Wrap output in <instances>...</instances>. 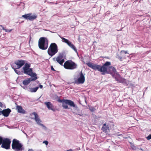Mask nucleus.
<instances>
[{
    "label": "nucleus",
    "mask_w": 151,
    "mask_h": 151,
    "mask_svg": "<svg viewBox=\"0 0 151 151\" xmlns=\"http://www.w3.org/2000/svg\"><path fill=\"white\" fill-rule=\"evenodd\" d=\"M38 87H35L34 88H29V89H28V91L31 93L36 92L38 90Z\"/></svg>",
    "instance_id": "6ab92c4d"
},
{
    "label": "nucleus",
    "mask_w": 151,
    "mask_h": 151,
    "mask_svg": "<svg viewBox=\"0 0 151 151\" xmlns=\"http://www.w3.org/2000/svg\"><path fill=\"white\" fill-rule=\"evenodd\" d=\"M109 126L107 123H104L103 124L101 130L104 132H106L107 130H109Z\"/></svg>",
    "instance_id": "a211bd4d"
},
{
    "label": "nucleus",
    "mask_w": 151,
    "mask_h": 151,
    "mask_svg": "<svg viewBox=\"0 0 151 151\" xmlns=\"http://www.w3.org/2000/svg\"><path fill=\"white\" fill-rule=\"evenodd\" d=\"M30 67V63H26L22 68V74L24 73L31 77H37L36 73L33 72V68Z\"/></svg>",
    "instance_id": "7ed1b4c3"
},
{
    "label": "nucleus",
    "mask_w": 151,
    "mask_h": 151,
    "mask_svg": "<svg viewBox=\"0 0 151 151\" xmlns=\"http://www.w3.org/2000/svg\"><path fill=\"white\" fill-rule=\"evenodd\" d=\"M38 78V77H31L29 78H27L23 81V84L24 86H27L31 82L35 81Z\"/></svg>",
    "instance_id": "9b49d317"
},
{
    "label": "nucleus",
    "mask_w": 151,
    "mask_h": 151,
    "mask_svg": "<svg viewBox=\"0 0 151 151\" xmlns=\"http://www.w3.org/2000/svg\"><path fill=\"white\" fill-rule=\"evenodd\" d=\"M21 5H19V4L18 5V6H20Z\"/></svg>",
    "instance_id": "5fc2aeb1"
},
{
    "label": "nucleus",
    "mask_w": 151,
    "mask_h": 151,
    "mask_svg": "<svg viewBox=\"0 0 151 151\" xmlns=\"http://www.w3.org/2000/svg\"><path fill=\"white\" fill-rule=\"evenodd\" d=\"M19 5H21V6H24L25 5V4L24 3L21 2L19 3Z\"/></svg>",
    "instance_id": "4c0bfd02"
},
{
    "label": "nucleus",
    "mask_w": 151,
    "mask_h": 151,
    "mask_svg": "<svg viewBox=\"0 0 151 151\" xmlns=\"http://www.w3.org/2000/svg\"><path fill=\"white\" fill-rule=\"evenodd\" d=\"M16 109L17 110V111L18 113L24 114H26L27 113L26 111L24 110L21 106L17 105Z\"/></svg>",
    "instance_id": "f3484780"
},
{
    "label": "nucleus",
    "mask_w": 151,
    "mask_h": 151,
    "mask_svg": "<svg viewBox=\"0 0 151 151\" xmlns=\"http://www.w3.org/2000/svg\"><path fill=\"white\" fill-rule=\"evenodd\" d=\"M11 65L13 69L14 70L15 69H19V68H17V65L16 64V62L15 61L14 63H12L11 64Z\"/></svg>",
    "instance_id": "412c9836"
},
{
    "label": "nucleus",
    "mask_w": 151,
    "mask_h": 151,
    "mask_svg": "<svg viewBox=\"0 0 151 151\" xmlns=\"http://www.w3.org/2000/svg\"><path fill=\"white\" fill-rule=\"evenodd\" d=\"M79 104H81V103H80V102H79Z\"/></svg>",
    "instance_id": "13d9d810"
},
{
    "label": "nucleus",
    "mask_w": 151,
    "mask_h": 151,
    "mask_svg": "<svg viewBox=\"0 0 151 151\" xmlns=\"http://www.w3.org/2000/svg\"><path fill=\"white\" fill-rule=\"evenodd\" d=\"M75 114H78V115L80 116H83V114H77V113H74Z\"/></svg>",
    "instance_id": "a19ab883"
},
{
    "label": "nucleus",
    "mask_w": 151,
    "mask_h": 151,
    "mask_svg": "<svg viewBox=\"0 0 151 151\" xmlns=\"http://www.w3.org/2000/svg\"><path fill=\"white\" fill-rule=\"evenodd\" d=\"M36 82H37V84H38V83H40L39 81H36Z\"/></svg>",
    "instance_id": "09e8293b"
},
{
    "label": "nucleus",
    "mask_w": 151,
    "mask_h": 151,
    "mask_svg": "<svg viewBox=\"0 0 151 151\" xmlns=\"http://www.w3.org/2000/svg\"><path fill=\"white\" fill-rule=\"evenodd\" d=\"M12 30V29H5V31L7 32H10Z\"/></svg>",
    "instance_id": "f704fd0d"
},
{
    "label": "nucleus",
    "mask_w": 151,
    "mask_h": 151,
    "mask_svg": "<svg viewBox=\"0 0 151 151\" xmlns=\"http://www.w3.org/2000/svg\"><path fill=\"white\" fill-rule=\"evenodd\" d=\"M48 2V1H47V0H45V3H46V2Z\"/></svg>",
    "instance_id": "3c124183"
},
{
    "label": "nucleus",
    "mask_w": 151,
    "mask_h": 151,
    "mask_svg": "<svg viewBox=\"0 0 151 151\" xmlns=\"http://www.w3.org/2000/svg\"><path fill=\"white\" fill-rule=\"evenodd\" d=\"M147 89V87H146L145 88V89L144 91H143V95H144V94H145V91Z\"/></svg>",
    "instance_id": "79ce46f5"
},
{
    "label": "nucleus",
    "mask_w": 151,
    "mask_h": 151,
    "mask_svg": "<svg viewBox=\"0 0 151 151\" xmlns=\"http://www.w3.org/2000/svg\"><path fill=\"white\" fill-rule=\"evenodd\" d=\"M2 112V109L0 108V115H1Z\"/></svg>",
    "instance_id": "37998d69"
},
{
    "label": "nucleus",
    "mask_w": 151,
    "mask_h": 151,
    "mask_svg": "<svg viewBox=\"0 0 151 151\" xmlns=\"http://www.w3.org/2000/svg\"><path fill=\"white\" fill-rule=\"evenodd\" d=\"M30 15H31V13L26 14L23 15L22 17L26 19L29 20Z\"/></svg>",
    "instance_id": "4be33fe9"
},
{
    "label": "nucleus",
    "mask_w": 151,
    "mask_h": 151,
    "mask_svg": "<svg viewBox=\"0 0 151 151\" xmlns=\"http://www.w3.org/2000/svg\"><path fill=\"white\" fill-rule=\"evenodd\" d=\"M85 74H83L82 71L79 73V75H78L77 78H74L75 81L73 82L74 84L77 85L83 84L85 81Z\"/></svg>",
    "instance_id": "6e6552de"
},
{
    "label": "nucleus",
    "mask_w": 151,
    "mask_h": 151,
    "mask_svg": "<svg viewBox=\"0 0 151 151\" xmlns=\"http://www.w3.org/2000/svg\"><path fill=\"white\" fill-rule=\"evenodd\" d=\"M121 53H124L125 54L128 53V51H125L124 50H121Z\"/></svg>",
    "instance_id": "2f4dec72"
},
{
    "label": "nucleus",
    "mask_w": 151,
    "mask_h": 151,
    "mask_svg": "<svg viewBox=\"0 0 151 151\" xmlns=\"http://www.w3.org/2000/svg\"><path fill=\"white\" fill-rule=\"evenodd\" d=\"M3 105L2 103L0 101V107H3Z\"/></svg>",
    "instance_id": "58836bf2"
},
{
    "label": "nucleus",
    "mask_w": 151,
    "mask_h": 151,
    "mask_svg": "<svg viewBox=\"0 0 151 151\" xmlns=\"http://www.w3.org/2000/svg\"><path fill=\"white\" fill-rule=\"evenodd\" d=\"M27 151H33V150L32 149H29V150Z\"/></svg>",
    "instance_id": "c03bdc74"
},
{
    "label": "nucleus",
    "mask_w": 151,
    "mask_h": 151,
    "mask_svg": "<svg viewBox=\"0 0 151 151\" xmlns=\"http://www.w3.org/2000/svg\"><path fill=\"white\" fill-rule=\"evenodd\" d=\"M58 51L57 45L55 43L51 44L47 50V53L51 57L55 55Z\"/></svg>",
    "instance_id": "423d86ee"
},
{
    "label": "nucleus",
    "mask_w": 151,
    "mask_h": 151,
    "mask_svg": "<svg viewBox=\"0 0 151 151\" xmlns=\"http://www.w3.org/2000/svg\"><path fill=\"white\" fill-rule=\"evenodd\" d=\"M118 58L120 60H121L122 59V57L121 56L118 55Z\"/></svg>",
    "instance_id": "ea45409f"
},
{
    "label": "nucleus",
    "mask_w": 151,
    "mask_h": 151,
    "mask_svg": "<svg viewBox=\"0 0 151 151\" xmlns=\"http://www.w3.org/2000/svg\"><path fill=\"white\" fill-rule=\"evenodd\" d=\"M43 143L45 144L46 145H47L49 143L48 142L47 140H44L43 142Z\"/></svg>",
    "instance_id": "473e14b6"
},
{
    "label": "nucleus",
    "mask_w": 151,
    "mask_h": 151,
    "mask_svg": "<svg viewBox=\"0 0 151 151\" xmlns=\"http://www.w3.org/2000/svg\"><path fill=\"white\" fill-rule=\"evenodd\" d=\"M115 79L116 81L120 83H127L126 80L125 78H122L118 73H116V75Z\"/></svg>",
    "instance_id": "f8f14e48"
},
{
    "label": "nucleus",
    "mask_w": 151,
    "mask_h": 151,
    "mask_svg": "<svg viewBox=\"0 0 151 151\" xmlns=\"http://www.w3.org/2000/svg\"><path fill=\"white\" fill-rule=\"evenodd\" d=\"M55 99H57V101L59 102L62 103V106L64 109H69L70 108L68 107V105L70 107H73L74 109L77 111H78L79 110L76 104L70 100L67 99H61L58 96H56Z\"/></svg>",
    "instance_id": "f03ea898"
},
{
    "label": "nucleus",
    "mask_w": 151,
    "mask_h": 151,
    "mask_svg": "<svg viewBox=\"0 0 151 151\" xmlns=\"http://www.w3.org/2000/svg\"><path fill=\"white\" fill-rule=\"evenodd\" d=\"M56 62L60 65H63V64L65 62V60L63 58L60 59L59 60H58Z\"/></svg>",
    "instance_id": "5701e85b"
},
{
    "label": "nucleus",
    "mask_w": 151,
    "mask_h": 151,
    "mask_svg": "<svg viewBox=\"0 0 151 151\" xmlns=\"http://www.w3.org/2000/svg\"><path fill=\"white\" fill-rule=\"evenodd\" d=\"M17 69H15L14 70V72L16 73V74L18 75H22V70L19 71L17 70Z\"/></svg>",
    "instance_id": "a878e982"
},
{
    "label": "nucleus",
    "mask_w": 151,
    "mask_h": 151,
    "mask_svg": "<svg viewBox=\"0 0 151 151\" xmlns=\"http://www.w3.org/2000/svg\"><path fill=\"white\" fill-rule=\"evenodd\" d=\"M65 57L66 55L65 54V52L63 51L60 53L58 55L56 58L55 57L54 58H52V60L54 61H57L58 60H59L62 58H64Z\"/></svg>",
    "instance_id": "4468645a"
},
{
    "label": "nucleus",
    "mask_w": 151,
    "mask_h": 151,
    "mask_svg": "<svg viewBox=\"0 0 151 151\" xmlns=\"http://www.w3.org/2000/svg\"><path fill=\"white\" fill-rule=\"evenodd\" d=\"M88 106L89 108V110L92 112H94L96 110V109L94 107L91 106H89L88 105Z\"/></svg>",
    "instance_id": "393cba45"
},
{
    "label": "nucleus",
    "mask_w": 151,
    "mask_h": 151,
    "mask_svg": "<svg viewBox=\"0 0 151 151\" xmlns=\"http://www.w3.org/2000/svg\"><path fill=\"white\" fill-rule=\"evenodd\" d=\"M140 150H142V151H143V149H142V148H140Z\"/></svg>",
    "instance_id": "8fccbe9b"
},
{
    "label": "nucleus",
    "mask_w": 151,
    "mask_h": 151,
    "mask_svg": "<svg viewBox=\"0 0 151 151\" xmlns=\"http://www.w3.org/2000/svg\"><path fill=\"white\" fill-rule=\"evenodd\" d=\"M132 149L133 150H135L137 149L136 147L134 145H131Z\"/></svg>",
    "instance_id": "bb28decb"
},
{
    "label": "nucleus",
    "mask_w": 151,
    "mask_h": 151,
    "mask_svg": "<svg viewBox=\"0 0 151 151\" xmlns=\"http://www.w3.org/2000/svg\"><path fill=\"white\" fill-rule=\"evenodd\" d=\"M50 68H51V70H52L53 71H56V70L54 69V68H53V66L52 65H51V66H50Z\"/></svg>",
    "instance_id": "c9c22d12"
},
{
    "label": "nucleus",
    "mask_w": 151,
    "mask_h": 151,
    "mask_svg": "<svg viewBox=\"0 0 151 151\" xmlns=\"http://www.w3.org/2000/svg\"><path fill=\"white\" fill-rule=\"evenodd\" d=\"M59 37L62 40V41L66 43L69 47L72 49L76 53L78 56H79L77 49L75 46L69 40L59 35Z\"/></svg>",
    "instance_id": "1a4fd4ad"
},
{
    "label": "nucleus",
    "mask_w": 151,
    "mask_h": 151,
    "mask_svg": "<svg viewBox=\"0 0 151 151\" xmlns=\"http://www.w3.org/2000/svg\"><path fill=\"white\" fill-rule=\"evenodd\" d=\"M77 65L72 60H68L64 63L63 67L66 69L73 70L77 68Z\"/></svg>",
    "instance_id": "0eeeda50"
},
{
    "label": "nucleus",
    "mask_w": 151,
    "mask_h": 151,
    "mask_svg": "<svg viewBox=\"0 0 151 151\" xmlns=\"http://www.w3.org/2000/svg\"><path fill=\"white\" fill-rule=\"evenodd\" d=\"M4 107H5V108H6V106H5V105H4Z\"/></svg>",
    "instance_id": "4d7b16f0"
},
{
    "label": "nucleus",
    "mask_w": 151,
    "mask_h": 151,
    "mask_svg": "<svg viewBox=\"0 0 151 151\" xmlns=\"http://www.w3.org/2000/svg\"><path fill=\"white\" fill-rule=\"evenodd\" d=\"M11 141L10 139L4 137L1 143V147L8 150L10 149Z\"/></svg>",
    "instance_id": "9d476101"
},
{
    "label": "nucleus",
    "mask_w": 151,
    "mask_h": 151,
    "mask_svg": "<svg viewBox=\"0 0 151 151\" xmlns=\"http://www.w3.org/2000/svg\"><path fill=\"white\" fill-rule=\"evenodd\" d=\"M20 85L24 89L27 90V86H23L21 84H20Z\"/></svg>",
    "instance_id": "7c9ffc66"
},
{
    "label": "nucleus",
    "mask_w": 151,
    "mask_h": 151,
    "mask_svg": "<svg viewBox=\"0 0 151 151\" xmlns=\"http://www.w3.org/2000/svg\"><path fill=\"white\" fill-rule=\"evenodd\" d=\"M34 119L38 125H39V124H40L42 122L40 119L39 118V117H37L36 118H35Z\"/></svg>",
    "instance_id": "b1692460"
},
{
    "label": "nucleus",
    "mask_w": 151,
    "mask_h": 151,
    "mask_svg": "<svg viewBox=\"0 0 151 151\" xmlns=\"http://www.w3.org/2000/svg\"><path fill=\"white\" fill-rule=\"evenodd\" d=\"M44 104L49 110H51L53 112L55 111V109L53 108V105L50 101L45 102Z\"/></svg>",
    "instance_id": "dca6fc26"
},
{
    "label": "nucleus",
    "mask_w": 151,
    "mask_h": 151,
    "mask_svg": "<svg viewBox=\"0 0 151 151\" xmlns=\"http://www.w3.org/2000/svg\"><path fill=\"white\" fill-rule=\"evenodd\" d=\"M15 62L17 65V68H20L23 65L24 66L27 61L26 60L20 59L17 60Z\"/></svg>",
    "instance_id": "ddd939ff"
},
{
    "label": "nucleus",
    "mask_w": 151,
    "mask_h": 151,
    "mask_svg": "<svg viewBox=\"0 0 151 151\" xmlns=\"http://www.w3.org/2000/svg\"><path fill=\"white\" fill-rule=\"evenodd\" d=\"M37 18V16L35 15H33L31 13V15H30L29 20L32 21L35 19Z\"/></svg>",
    "instance_id": "aec40b11"
},
{
    "label": "nucleus",
    "mask_w": 151,
    "mask_h": 151,
    "mask_svg": "<svg viewBox=\"0 0 151 151\" xmlns=\"http://www.w3.org/2000/svg\"><path fill=\"white\" fill-rule=\"evenodd\" d=\"M32 114L34 115L35 117V118H36L37 117H39L38 115L35 112H33Z\"/></svg>",
    "instance_id": "c756f323"
},
{
    "label": "nucleus",
    "mask_w": 151,
    "mask_h": 151,
    "mask_svg": "<svg viewBox=\"0 0 151 151\" xmlns=\"http://www.w3.org/2000/svg\"><path fill=\"white\" fill-rule=\"evenodd\" d=\"M129 143H130V146H131V145H133V144L131 142H129Z\"/></svg>",
    "instance_id": "49530a36"
},
{
    "label": "nucleus",
    "mask_w": 151,
    "mask_h": 151,
    "mask_svg": "<svg viewBox=\"0 0 151 151\" xmlns=\"http://www.w3.org/2000/svg\"><path fill=\"white\" fill-rule=\"evenodd\" d=\"M116 73H118L117 72L116 73H114V72L112 73V74H110L111 75L113 78H114L115 79V77H116Z\"/></svg>",
    "instance_id": "cd10ccee"
},
{
    "label": "nucleus",
    "mask_w": 151,
    "mask_h": 151,
    "mask_svg": "<svg viewBox=\"0 0 151 151\" xmlns=\"http://www.w3.org/2000/svg\"><path fill=\"white\" fill-rule=\"evenodd\" d=\"M39 125L42 127L44 129H45V130L47 129L46 127L43 124L40 123V124H39Z\"/></svg>",
    "instance_id": "c85d7f7f"
},
{
    "label": "nucleus",
    "mask_w": 151,
    "mask_h": 151,
    "mask_svg": "<svg viewBox=\"0 0 151 151\" xmlns=\"http://www.w3.org/2000/svg\"><path fill=\"white\" fill-rule=\"evenodd\" d=\"M24 133L27 136V135L26 133L25 132H24Z\"/></svg>",
    "instance_id": "603ef678"
},
{
    "label": "nucleus",
    "mask_w": 151,
    "mask_h": 151,
    "mask_svg": "<svg viewBox=\"0 0 151 151\" xmlns=\"http://www.w3.org/2000/svg\"><path fill=\"white\" fill-rule=\"evenodd\" d=\"M18 78H17V79L16 80V81L17 82V81Z\"/></svg>",
    "instance_id": "864d4df0"
},
{
    "label": "nucleus",
    "mask_w": 151,
    "mask_h": 151,
    "mask_svg": "<svg viewBox=\"0 0 151 151\" xmlns=\"http://www.w3.org/2000/svg\"><path fill=\"white\" fill-rule=\"evenodd\" d=\"M38 45L39 48L42 50H45L48 47V41L46 37H40L38 41Z\"/></svg>",
    "instance_id": "39448f33"
},
{
    "label": "nucleus",
    "mask_w": 151,
    "mask_h": 151,
    "mask_svg": "<svg viewBox=\"0 0 151 151\" xmlns=\"http://www.w3.org/2000/svg\"><path fill=\"white\" fill-rule=\"evenodd\" d=\"M85 102H86V103H87V101L86 100H85Z\"/></svg>",
    "instance_id": "6e6d98bb"
},
{
    "label": "nucleus",
    "mask_w": 151,
    "mask_h": 151,
    "mask_svg": "<svg viewBox=\"0 0 151 151\" xmlns=\"http://www.w3.org/2000/svg\"><path fill=\"white\" fill-rule=\"evenodd\" d=\"M67 83H68V84H69L71 83H73V82H72V83L68 82Z\"/></svg>",
    "instance_id": "a18cd8bd"
},
{
    "label": "nucleus",
    "mask_w": 151,
    "mask_h": 151,
    "mask_svg": "<svg viewBox=\"0 0 151 151\" xmlns=\"http://www.w3.org/2000/svg\"><path fill=\"white\" fill-rule=\"evenodd\" d=\"M12 147L14 151H23L24 150L23 145L19 140L15 139L12 140Z\"/></svg>",
    "instance_id": "20e7f679"
},
{
    "label": "nucleus",
    "mask_w": 151,
    "mask_h": 151,
    "mask_svg": "<svg viewBox=\"0 0 151 151\" xmlns=\"http://www.w3.org/2000/svg\"><path fill=\"white\" fill-rule=\"evenodd\" d=\"M11 111V109L9 108L4 109L2 110L1 115L4 117H7L9 116Z\"/></svg>",
    "instance_id": "2eb2a0df"
},
{
    "label": "nucleus",
    "mask_w": 151,
    "mask_h": 151,
    "mask_svg": "<svg viewBox=\"0 0 151 151\" xmlns=\"http://www.w3.org/2000/svg\"><path fill=\"white\" fill-rule=\"evenodd\" d=\"M2 29H3V30L5 31V29H6L4 27H2Z\"/></svg>",
    "instance_id": "de8ad7c7"
},
{
    "label": "nucleus",
    "mask_w": 151,
    "mask_h": 151,
    "mask_svg": "<svg viewBox=\"0 0 151 151\" xmlns=\"http://www.w3.org/2000/svg\"><path fill=\"white\" fill-rule=\"evenodd\" d=\"M43 86L41 84H39L38 86H37V87H38V89L39 88H43Z\"/></svg>",
    "instance_id": "e433bc0d"
},
{
    "label": "nucleus",
    "mask_w": 151,
    "mask_h": 151,
    "mask_svg": "<svg viewBox=\"0 0 151 151\" xmlns=\"http://www.w3.org/2000/svg\"><path fill=\"white\" fill-rule=\"evenodd\" d=\"M116 135L118 136H120L121 137L123 136V135L121 134H120V132H119L116 133Z\"/></svg>",
    "instance_id": "72a5a7b5"
},
{
    "label": "nucleus",
    "mask_w": 151,
    "mask_h": 151,
    "mask_svg": "<svg viewBox=\"0 0 151 151\" xmlns=\"http://www.w3.org/2000/svg\"><path fill=\"white\" fill-rule=\"evenodd\" d=\"M86 64L93 69L101 72L102 75H105L106 74H112V73L116 72V70L114 67L110 66L111 63L109 61L106 62L102 66L90 62L86 63Z\"/></svg>",
    "instance_id": "f257e3e1"
}]
</instances>
